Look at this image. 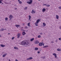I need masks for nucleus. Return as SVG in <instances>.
Listing matches in <instances>:
<instances>
[{"label": "nucleus", "mask_w": 61, "mask_h": 61, "mask_svg": "<svg viewBox=\"0 0 61 61\" xmlns=\"http://www.w3.org/2000/svg\"><path fill=\"white\" fill-rule=\"evenodd\" d=\"M19 3L20 4H22V1H20L19 2Z\"/></svg>", "instance_id": "obj_28"}, {"label": "nucleus", "mask_w": 61, "mask_h": 61, "mask_svg": "<svg viewBox=\"0 0 61 61\" xmlns=\"http://www.w3.org/2000/svg\"><path fill=\"white\" fill-rule=\"evenodd\" d=\"M37 53L38 54H39V53H40V52H39V51H38Z\"/></svg>", "instance_id": "obj_37"}, {"label": "nucleus", "mask_w": 61, "mask_h": 61, "mask_svg": "<svg viewBox=\"0 0 61 61\" xmlns=\"http://www.w3.org/2000/svg\"><path fill=\"white\" fill-rule=\"evenodd\" d=\"M59 40H61V38H59Z\"/></svg>", "instance_id": "obj_40"}, {"label": "nucleus", "mask_w": 61, "mask_h": 61, "mask_svg": "<svg viewBox=\"0 0 61 61\" xmlns=\"http://www.w3.org/2000/svg\"><path fill=\"white\" fill-rule=\"evenodd\" d=\"M5 20H7V21L8 20V18H5Z\"/></svg>", "instance_id": "obj_32"}, {"label": "nucleus", "mask_w": 61, "mask_h": 61, "mask_svg": "<svg viewBox=\"0 0 61 61\" xmlns=\"http://www.w3.org/2000/svg\"><path fill=\"white\" fill-rule=\"evenodd\" d=\"M28 27H27V26H26L25 27V28H27Z\"/></svg>", "instance_id": "obj_43"}, {"label": "nucleus", "mask_w": 61, "mask_h": 61, "mask_svg": "<svg viewBox=\"0 0 61 61\" xmlns=\"http://www.w3.org/2000/svg\"><path fill=\"white\" fill-rule=\"evenodd\" d=\"M41 36L40 35H39V36H38V38H40V37H41Z\"/></svg>", "instance_id": "obj_29"}, {"label": "nucleus", "mask_w": 61, "mask_h": 61, "mask_svg": "<svg viewBox=\"0 0 61 61\" xmlns=\"http://www.w3.org/2000/svg\"><path fill=\"white\" fill-rule=\"evenodd\" d=\"M57 40H56V41H57Z\"/></svg>", "instance_id": "obj_51"}, {"label": "nucleus", "mask_w": 61, "mask_h": 61, "mask_svg": "<svg viewBox=\"0 0 61 61\" xmlns=\"http://www.w3.org/2000/svg\"><path fill=\"white\" fill-rule=\"evenodd\" d=\"M29 1H27V3L28 4H31L33 2V0H29Z\"/></svg>", "instance_id": "obj_2"}, {"label": "nucleus", "mask_w": 61, "mask_h": 61, "mask_svg": "<svg viewBox=\"0 0 61 61\" xmlns=\"http://www.w3.org/2000/svg\"><path fill=\"white\" fill-rule=\"evenodd\" d=\"M50 6L49 5H47L46 6H48V7H49Z\"/></svg>", "instance_id": "obj_31"}, {"label": "nucleus", "mask_w": 61, "mask_h": 61, "mask_svg": "<svg viewBox=\"0 0 61 61\" xmlns=\"http://www.w3.org/2000/svg\"><path fill=\"white\" fill-rule=\"evenodd\" d=\"M59 9H61V7H59Z\"/></svg>", "instance_id": "obj_33"}, {"label": "nucleus", "mask_w": 61, "mask_h": 61, "mask_svg": "<svg viewBox=\"0 0 61 61\" xmlns=\"http://www.w3.org/2000/svg\"><path fill=\"white\" fill-rule=\"evenodd\" d=\"M53 55L55 57H56H56H57V55L55 53H53Z\"/></svg>", "instance_id": "obj_4"}, {"label": "nucleus", "mask_w": 61, "mask_h": 61, "mask_svg": "<svg viewBox=\"0 0 61 61\" xmlns=\"http://www.w3.org/2000/svg\"><path fill=\"white\" fill-rule=\"evenodd\" d=\"M30 22L28 23V26H30Z\"/></svg>", "instance_id": "obj_20"}, {"label": "nucleus", "mask_w": 61, "mask_h": 61, "mask_svg": "<svg viewBox=\"0 0 61 61\" xmlns=\"http://www.w3.org/2000/svg\"><path fill=\"white\" fill-rule=\"evenodd\" d=\"M39 46H42V43H40L39 44Z\"/></svg>", "instance_id": "obj_11"}, {"label": "nucleus", "mask_w": 61, "mask_h": 61, "mask_svg": "<svg viewBox=\"0 0 61 61\" xmlns=\"http://www.w3.org/2000/svg\"><path fill=\"white\" fill-rule=\"evenodd\" d=\"M43 26H44V27H45V26H46V24L45 23H43Z\"/></svg>", "instance_id": "obj_16"}, {"label": "nucleus", "mask_w": 61, "mask_h": 61, "mask_svg": "<svg viewBox=\"0 0 61 61\" xmlns=\"http://www.w3.org/2000/svg\"><path fill=\"white\" fill-rule=\"evenodd\" d=\"M29 20H30L31 19V16L30 15H29Z\"/></svg>", "instance_id": "obj_10"}, {"label": "nucleus", "mask_w": 61, "mask_h": 61, "mask_svg": "<svg viewBox=\"0 0 61 61\" xmlns=\"http://www.w3.org/2000/svg\"><path fill=\"white\" fill-rule=\"evenodd\" d=\"M1 46V47H5V45H0Z\"/></svg>", "instance_id": "obj_12"}, {"label": "nucleus", "mask_w": 61, "mask_h": 61, "mask_svg": "<svg viewBox=\"0 0 61 61\" xmlns=\"http://www.w3.org/2000/svg\"><path fill=\"white\" fill-rule=\"evenodd\" d=\"M9 61H11L10 60H9Z\"/></svg>", "instance_id": "obj_54"}, {"label": "nucleus", "mask_w": 61, "mask_h": 61, "mask_svg": "<svg viewBox=\"0 0 61 61\" xmlns=\"http://www.w3.org/2000/svg\"><path fill=\"white\" fill-rule=\"evenodd\" d=\"M38 1H41V0H38Z\"/></svg>", "instance_id": "obj_52"}, {"label": "nucleus", "mask_w": 61, "mask_h": 61, "mask_svg": "<svg viewBox=\"0 0 61 61\" xmlns=\"http://www.w3.org/2000/svg\"><path fill=\"white\" fill-rule=\"evenodd\" d=\"M28 44H29V42L25 41H22L21 42V45H23V46H26V45H28Z\"/></svg>", "instance_id": "obj_1"}, {"label": "nucleus", "mask_w": 61, "mask_h": 61, "mask_svg": "<svg viewBox=\"0 0 61 61\" xmlns=\"http://www.w3.org/2000/svg\"><path fill=\"white\" fill-rule=\"evenodd\" d=\"M42 45H43V46H44V43H43V44H42Z\"/></svg>", "instance_id": "obj_42"}, {"label": "nucleus", "mask_w": 61, "mask_h": 61, "mask_svg": "<svg viewBox=\"0 0 61 61\" xmlns=\"http://www.w3.org/2000/svg\"><path fill=\"white\" fill-rule=\"evenodd\" d=\"M27 7H26V8H25V10H26V9H27Z\"/></svg>", "instance_id": "obj_34"}, {"label": "nucleus", "mask_w": 61, "mask_h": 61, "mask_svg": "<svg viewBox=\"0 0 61 61\" xmlns=\"http://www.w3.org/2000/svg\"><path fill=\"white\" fill-rule=\"evenodd\" d=\"M25 34V32H22V35L23 36H24Z\"/></svg>", "instance_id": "obj_18"}, {"label": "nucleus", "mask_w": 61, "mask_h": 61, "mask_svg": "<svg viewBox=\"0 0 61 61\" xmlns=\"http://www.w3.org/2000/svg\"><path fill=\"white\" fill-rule=\"evenodd\" d=\"M34 40V38H33L30 39V41L31 42H32V41H33Z\"/></svg>", "instance_id": "obj_15"}, {"label": "nucleus", "mask_w": 61, "mask_h": 61, "mask_svg": "<svg viewBox=\"0 0 61 61\" xmlns=\"http://www.w3.org/2000/svg\"><path fill=\"white\" fill-rule=\"evenodd\" d=\"M20 35H21V34L20 33H18V34L17 35L18 38H19V37H20Z\"/></svg>", "instance_id": "obj_5"}, {"label": "nucleus", "mask_w": 61, "mask_h": 61, "mask_svg": "<svg viewBox=\"0 0 61 61\" xmlns=\"http://www.w3.org/2000/svg\"><path fill=\"white\" fill-rule=\"evenodd\" d=\"M35 43L36 44H37L39 43V41L37 40L35 42Z\"/></svg>", "instance_id": "obj_7"}, {"label": "nucleus", "mask_w": 61, "mask_h": 61, "mask_svg": "<svg viewBox=\"0 0 61 61\" xmlns=\"http://www.w3.org/2000/svg\"><path fill=\"white\" fill-rule=\"evenodd\" d=\"M32 59H33V58L32 57H30L29 58V60H31Z\"/></svg>", "instance_id": "obj_24"}, {"label": "nucleus", "mask_w": 61, "mask_h": 61, "mask_svg": "<svg viewBox=\"0 0 61 61\" xmlns=\"http://www.w3.org/2000/svg\"><path fill=\"white\" fill-rule=\"evenodd\" d=\"M15 26L17 27H19V25H16Z\"/></svg>", "instance_id": "obj_21"}, {"label": "nucleus", "mask_w": 61, "mask_h": 61, "mask_svg": "<svg viewBox=\"0 0 61 61\" xmlns=\"http://www.w3.org/2000/svg\"><path fill=\"white\" fill-rule=\"evenodd\" d=\"M40 35H42V34H43V33H41L40 34Z\"/></svg>", "instance_id": "obj_44"}, {"label": "nucleus", "mask_w": 61, "mask_h": 61, "mask_svg": "<svg viewBox=\"0 0 61 61\" xmlns=\"http://www.w3.org/2000/svg\"><path fill=\"white\" fill-rule=\"evenodd\" d=\"M34 13H35V12H34Z\"/></svg>", "instance_id": "obj_57"}, {"label": "nucleus", "mask_w": 61, "mask_h": 61, "mask_svg": "<svg viewBox=\"0 0 61 61\" xmlns=\"http://www.w3.org/2000/svg\"><path fill=\"white\" fill-rule=\"evenodd\" d=\"M9 18H10V20H11V19H12V18H13V16L11 15H10L9 16Z\"/></svg>", "instance_id": "obj_3"}, {"label": "nucleus", "mask_w": 61, "mask_h": 61, "mask_svg": "<svg viewBox=\"0 0 61 61\" xmlns=\"http://www.w3.org/2000/svg\"><path fill=\"white\" fill-rule=\"evenodd\" d=\"M15 10H16L17 9V8H15Z\"/></svg>", "instance_id": "obj_41"}, {"label": "nucleus", "mask_w": 61, "mask_h": 61, "mask_svg": "<svg viewBox=\"0 0 61 61\" xmlns=\"http://www.w3.org/2000/svg\"><path fill=\"white\" fill-rule=\"evenodd\" d=\"M38 50V48H35V50Z\"/></svg>", "instance_id": "obj_23"}, {"label": "nucleus", "mask_w": 61, "mask_h": 61, "mask_svg": "<svg viewBox=\"0 0 61 61\" xmlns=\"http://www.w3.org/2000/svg\"><path fill=\"white\" fill-rule=\"evenodd\" d=\"M54 43V41H51V43H52V44H53V43Z\"/></svg>", "instance_id": "obj_30"}, {"label": "nucleus", "mask_w": 61, "mask_h": 61, "mask_svg": "<svg viewBox=\"0 0 61 61\" xmlns=\"http://www.w3.org/2000/svg\"><path fill=\"white\" fill-rule=\"evenodd\" d=\"M7 55V53L5 54H4L3 55V57H5V56H6V55Z\"/></svg>", "instance_id": "obj_6"}, {"label": "nucleus", "mask_w": 61, "mask_h": 61, "mask_svg": "<svg viewBox=\"0 0 61 61\" xmlns=\"http://www.w3.org/2000/svg\"><path fill=\"white\" fill-rule=\"evenodd\" d=\"M22 28H23V27H22Z\"/></svg>", "instance_id": "obj_58"}, {"label": "nucleus", "mask_w": 61, "mask_h": 61, "mask_svg": "<svg viewBox=\"0 0 61 61\" xmlns=\"http://www.w3.org/2000/svg\"><path fill=\"white\" fill-rule=\"evenodd\" d=\"M0 37H1V36L0 35Z\"/></svg>", "instance_id": "obj_53"}, {"label": "nucleus", "mask_w": 61, "mask_h": 61, "mask_svg": "<svg viewBox=\"0 0 61 61\" xmlns=\"http://www.w3.org/2000/svg\"><path fill=\"white\" fill-rule=\"evenodd\" d=\"M34 13V10H33L32 12H31V13Z\"/></svg>", "instance_id": "obj_26"}, {"label": "nucleus", "mask_w": 61, "mask_h": 61, "mask_svg": "<svg viewBox=\"0 0 61 61\" xmlns=\"http://www.w3.org/2000/svg\"><path fill=\"white\" fill-rule=\"evenodd\" d=\"M14 48L15 49H16L17 50L18 49V48L16 47H15Z\"/></svg>", "instance_id": "obj_13"}, {"label": "nucleus", "mask_w": 61, "mask_h": 61, "mask_svg": "<svg viewBox=\"0 0 61 61\" xmlns=\"http://www.w3.org/2000/svg\"><path fill=\"white\" fill-rule=\"evenodd\" d=\"M21 31H25V30H24V29H21Z\"/></svg>", "instance_id": "obj_35"}, {"label": "nucleus", "mask_w": 61, "mask_h": 61, "mask_svg": "<svg viewBox=\"0 0 61 61\" xmlns=\"http://www.w3.org/2000/svg\"><path fill=\"white\" fill-rule=\"evenodd\" d=\"M57 51H61V49H59V48H58V49H57Z\"/></svg>", "instance_id": "obj_22"}, {"label": "nucleus", "mask_w": 61, "mask_h": 61, "mask_svg": "<svg viewBox=\"0 0 61 61\" xmlns=\"http://www.w3.org/2000/svg\"><path fill=\"white\" fill-rule=\"evenodd\" d=\"M40 19H38L37 21L36 22L38 23H39V22H40Z\"/></svg>", "instance_id": "obj_9"}, {"label": "nucleus", "mask_w": 61, "mask_h": 61, "mask_svg": "<svg viewBox=\"0 0 61 61\" xmlns=\"http://www.w3.org/2000/svg\"><path fill=\"white\" fill-rule=\"evenodd\" d=\"M59 28H60V29L61 30V26H60L59 27Z\"/></svg>", "instance_id": "obj_36"}, {"label": "nucleus", "mask_w": 61, "mask_h": 61, "mask_svg": "<svg viewBox=\"0 0 61 61\" xmlns=\"http://www.w3.org/2000/svg\"><path fill=\"white\" fill-rule=\"evenodd\" d=\"M38 23L37 22H36L35 23V24L36 26H38V25H37V24H38Z\"/></svg>", "instance_id": "obj_14"}, {"label": "nucleus", "mask_w": 61, "mask_h": 61, "mask_svg": "<svg viewBox=\"0 0 61 61\" xmlns=\"http://www.w3.org/2000/svg\"><path fill=\"white\" fill-rule=\"evenodd\" d=\"M18 2H20V0H18Z\"/></svg>", "instance_id": "obj_45"}, {"label": "nucleus", "mask_w": 61, "mask_h": 61, "mask_svg": "<svg viewBox=\"0 0 61 61\" xmlns=\"http://www.w3.org/2000/svg\"><path fill=\"white\" fill-rule=\"evenodd\" d=\"M8 34V35H9V34H10V33H9Z\"/></svg>", "instance_id": "obj_55"}, {"label": "nucleus", "mask_w": 61, "mask_h": 61, "mask_svg": "<svg viewBox=\"0 0 61 61\" xmlns=\"http://www.w3.org/2000/svg\"><path fill=\"white\" fill-rule=\"evenodd\" d=\"M56 19H58V18H59V16L57 15H56Z\"/></svg>", "instance_id": "obj_17"}, {"label": "nucleus", "mask_w": 61, "mask_h": 61, "mask_svg": "<svg viewBox=\"0 0 61 61\" xmlns=\"http://www.w3.org/2000/svg\"><path fill=\"white\" fill-rule=\"evenodd\" d=\"M1 30H2V31H4V29L3 28H2L1 29Z\"/></svg>", "instance_id": "obj_27"}, {"label": "nucleus", "mask_w": 61, "mask_h": 61, "mask_svg": "<svg viewBox=\"0 0 61 61\" xmlns=\"http://www.w3.org/2000/svg\"><path fill=\"white\" fill-rule=\"evenodd\" d=\"M2 2L1 1H0V4H1V3H2Z\"/></svg>", "instance_id": "obj_38"}, {"label": "nucleus", "mask_w": 61, "mask_h": 61, "mask_svg": "<svg viewBox=\"0 0 61 61\" xmlns=\"http://www.w3.org/2000/svg\"><path fill=\"white\" fill-rule=\"evenodd\" d=\"M6 29H4V30H6Z\"/></svg>", "instance_id": "obj_49"}, {"label": "nucleus", "mask_w": 61, "mask_h": 61, "mask_svg": "<svg viewBox=\"0 0 61 61\" xmlns=\"http://www.w3.org/2000/svg\"><path fill=\"white\" fill-rule=\"evenodd\" d=\"M14 37H13L12 38V39L13 40V39H14Z\"/></svg>", "instance_id": "obj_39"}, {"label": "nucleus", "mask_w": 61, "mask_h": 61, "mask_svg": "<svg viewBox=\"0 0 61 61\" xmlns=\"http://www.w3.org/2000/svg\"><path fill=\"white\" fill-rule=\"evenodd\" d=\"M0 1H3V0H0Z\"/></svg>", "instance_id": "obj_50"}, {"label": "nucleus", "mask_w": 61, "mask_h": 61, "mask_svg": "<svg viewBox=\"0 0 61 61\" xmlns=\"http://www.w3.org/2000/svg\"><path fill=\"white\" fill-rule=\"evenodd\" d=\"M41 58H42V59H45V58H46V57L45 56H43V57H41Z\"/></svg>", "instance_id": "obj_25"}, {"label": "nucleus", "mask_w": 61, "mask_h": 61, "mask_svg": "<svg viewBox=\"0 0 61 61\" xmlns=\"http://www.w3.org/2000/svg\"><path fill=\"white\" fill-rule=\"evenodd\" d=\"M15 61H18V60H15Z\"/></svg>", "instance_id": "obj_47"}, {"label": "nucleus", "mask_w": 61, "mask_h": 61, "mask_svg": "<svg viewBox=\"0 0 61 61\" xmlns=\"http://www.w3.org/2000/svg\"><path fill=\"white\" fill-rule=\"evenodd\" d=\"M48 46H43V47L44 48H46V47H47Z\"/></svg>", "instance_id": "obj_19"}, {"label": "nucleus", "mask_w": 61, "mask_h": 61, "mask_svg": "<svg viewBox=\"0 0 61 61\" xmlns=\"http://www.w3.org/2000/svg\"><path fill=\"white\" fill-rule=\"evenodd\" d=\"M2 4H3V3H2Z\"/></svg>", "instance_id": "obj_56"}, {"label": "nucleus", "mask_w": 61, "mask_h": 61, "mask_svg": "<svg viewBox=\"0 0 61 61\" xmlns=\"http://www.w3.org/2000/svg\"><path fill=\"white\" fill-rule=\"evenodd\" d=\"M27 60H29V58L27 59Z\"/></svg>", "instance_id": "obj_46"}, {"label": "nucleus", "mask_w": 61, "mask_h": 61, "mask_svg": "<svg viewBox=\"0 0 61 61\" xmlns=\"http://www.w3.org/2000/svg\"><path fill=\"white\" fill-rule=\"evenodd\" d=\"M44 5H46V4H44Z\"/></svg>", "instance_id": "obj_48"}, {"label": "nucleus", "mask_w": 61, "mask_h": 61, "mask_svg": "<svg viewBox=\"0 0 61 61\" xmlns=\"http://www.w3.org/2000/svg\"><path fill=\"white\" fill-rule=\"evenodd\" d=\"M46 10L44 8L43 9H42V12H45L46 11Z\"/></svg>", "instance_id": "obj_8"}]
</instances>
